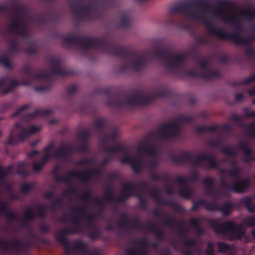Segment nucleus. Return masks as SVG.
<instances>
[{
    "instance_id": "nucleus-1",
    "label": "nucleus",
    "mask_w": 255,
    "mask_h": 255,
    "mask_svg": "<svg viewBox=\"0 0 255 255\" xmlns=\"http://www.w3.org/2000/svg\"><path fill=\"white\" fill-rule=\"evenodd\" d=\"M63 45L66 47H73L85 50L97 49L110 55L116 56L123 60L120 68V73L131 69L136 72L143 70L147 65L145 51H136L121 45L107 37H91L72 34L64 36Z\"/></svg>"
},
{
    "instance_id": "nucleus-2",
    "label": "nucleus",
    "mask_w": 255,
    "mask_h": 255,
    "mask_svg": "<svg viewBox=\"0 0 255 255\" xmlns=\"http://www.w3.org/2000/svg\"><path fill=\"white\" fill-rule=\"evenodd\" d=\"M216 3L219 6L216 7L222 8L231 7L234 2L229 0H217ZM215 7H211L209 0H195L191 1H184L172 6L169 10L171 17L176 13L183 14L188 18L193 20L202 21L204 23L211 34L216 35L220 39L228 40L229 33L219 28H214L210 20L206 17V15L211 13Z\"/></svg>"
},
{
    "instance_id": "nucleus-3",
    "label": "nucleus",
    "mask_w": 255,
    "mask_h": 255,
    "mask_svg": "<svg viewBox=\"0 0 255 255\" xmlns=\"http://www.w3.org/2000/svg\"><path fill=\"white\" fill-rule=\"evenodd\" d=\"M103 93L108 97L107 106L118 109L129 106H146L154 101L157 98L167 97L168 88L162 86L155 91L154 93L143 95L140 92L133 93L130 97L123 98L118 95H113L109 90H105Z\"/></svg>"
},
{
    "instance_id": "nucleus-4",
    "label": "nucleus",
    "mask_w": 255,
    "mask_h": 255,
    "mask_svg": "<svg viewBox=\"0 0 255 255\" xmlns=\"http://www.w3.org/2000/svg\"><path fill=\"white\" fill-rule=\"evenodd\" d=\"M49 63L51 66V72L39 70L35 73H33L29 65L24 66L22 70L27 79L22 83V85L27 86L30 84L34 80H42V84L35 88V91L42 92L51 88L55 75L63 76L71 73L70 71L65 70L61 67L62 62L59 59L51 58Z\"/></svg>"
},
{
    "instance_id": "nucleus-5",
    "label": "nucleus",
    "mask_w": 255,
    "mask_h": 255,
    "mask_svg": "<svg viewBox=\"0 0 255 255\" xmlns=\"http://www.w3.org/2000/svg\"><path fill=\"white\" fill-rule=\"evenodd\" d=\"M209 225L217 234L223 235L229 234L232 238L240 240L245 235L244 226L249 227H255V216L245 218L243 219V222L239 225L231 220L220 223L217 220L215 219H211L209 221Z\"/></svg>"
},
{
    "instance_id": "nucleus-6",
    "label": "nucleus",
    "mask_w": 255,
    "mask_h": 255,
    "mask_svg": "<svg viewBox=\"0 0 255 255\" xmlns=\"http://www.w3.org/2000/svg\"><path fill=\"white\" fill-rule=\"evenodd\" d=\"M151 57L162 61L167 70H173L177 75H181L184 71L187 58L185 54H172L165 47H156Z\"/></svg>"
},
{
    "instance_id": "nucleus-7",
    "label": "nucleus",
    "mask_w": 255,
    "mask_h": 255,
    "mask_svg": "<svg viewBox=\"0 0 255 255\" xmlns=\"http://www.w3.org/2000/svg\"><path fill=\"white\" fill-rule=\"evenodd\" d=\"M171 161L179 164H183L189 161L193 165L203 169H217L219 164L215 156L209 153H203L198 155L194 161H191L192 155L188 151L182 152L179 156L171 155Z\"/></svg>"
},
{
    "instance_id": "nucleus-8",
    "label": "nucleus",
    "mask_w": 255,
    "mask_h": 255,
    "mask_svg": "<svg viewBox=\"0 0 255 255\" xmlns=\"http://www.w3.org/2000/svg\"><path fill=\"white\" fill-rule=\"evenodd\" d=\"M72 223L76 227V228H65L63 230H59L55 234L54 237L58 242L62 244L66 252L69 253L72 251L73 249H74L81 251L84 254H87L88 252L87 244L83 243L80 240H76L73 246H71L69 244V241L68 240L66 235L77 234L79 230L82 229L80 220L78 218H74L72 220Z\"/></svg>"
},
{
    "instance_id": "nucleus-9",
    "label": "nucleus",
    "mask_w": 255,
    "mask_h": 255,
    "mask_svg": "<svg viewBox=\"0 0 255 255\" xmlns=\"http://www.w3.org/2000/svg\"><path fill=\"white\" fill-rule=\"evenodd\" d=\"M11 9L13 12L10 14L11 22L8 27V31L21 38H27L29 34L23 18L26 15L24 8L21 5L13 4L11 6Z\"/></svg>"
},
{
    "instance_id": "nucleus-10",
    "label": "nucleus",
    "mask_w": 255,
    "mask_h": 255,
    "mask_svg": "<svg viewBox=\"0 0 255 255\" xmlns=\"http://www.w3.org/2000/svg\"><path fill=\"white\" fill-rule=\"evenodd\" d=\"M102 174L100 169H94L86 170L83 173L79 170L70 171L64 177H60L58 174L55 175V179L57 181H61L69 184L72 178H76L79 179L81 182L87 183L90 181L91 177L98 178Z\"/></svg>"
},
{
    "instance_id": "nucleus-11",
    "label": "nucleus",
    "mask_w": 255,
    "mask_h": 255,
    "mask_svg": "<svg viewBox=\"0 0 255 255\" xmlns=\"http://www.w3.org/2000/svg\"><path fill=\"white\" fill-rule=\"evenodd\" d=\"M187 54L193 59L196 60L200 68L202 69L203 79L205 80H211L214 78H220L222 74L220 71L217 70H212L208 66V62L207 60L200 61L198 59L199 52L197 48L195 47L190 48L187 51Z\"/></svg>"
},
{
    "instance_id": "nucleus-12",
    "label": "nucleus",
    "mask_w": 255,
    "mask_h": 255,
    "mask_svg": "<svg viewBox=\"0 0 255 255\" xmlns=\"http://www.w3.org/2000/svg\"><path fill=\"white\" fill-rule=\"evenodd\" d=\"M181 123L167 122L160 125L157 129L163 141L170 140L181 135L182 130L180 126Z\"/></svg>"
},
{
    "instance_id": "nucleus-13",
    "label": "nucleus",
    "mask_w": 255,
    "mask_h": 255,
    "mask_svg": "<svg viewBox=\"0 0 255 255\" xmlns=\"http://www.w3.org/2000/svg\"><path fill=\"white\" fill-rule=\"evenodd\" d=\"M159 138L161 140L160 136L157 130L154 132L148 134L146 137L139 143L137 146V151L140 154H146L152 156L157 154V149L156 146L151 144V140Z\"/></svg>"
},
{
    "instance_id": "nucleus-14",
    "label": "nucleus",
    "mask_w": 255,
    "mask_h": 255,
    "mask_svg": "<svg viewBox=\"0 0 255 255\" xmlns=\"http://www.w3.org/2000/svg\"><path fill=\"white\" fill-rule=\"evenodd\" d=\"M80 2L81 0H75L74 2L71 3L72 11L80 20L91 19L95 11L94 6L91 4L82 6Z\"/></svg>"
},
{
    "instance_id": "nucleus-15",
    "label": "nucleus",
    "mask_w": 255,
    "mask_h": 255,
    "mask_svg": "<svg viewBox=\"0 0 255 255\" xmlns=\"http://www.w3.org/2000/svg\"><path fill=\"white\" fill-rule=\"evenodd\" d=\"M220 185L226 191L241 193L249 188L251 180L249 178L238 179L234 183L229 184L226 182L223 177H222Z\"/></svg>"
},
{
    "instance_id": "nucleus-16",
    "label": "nucleus",
    "mask_w": 255,
    "mask_h": 255,
    "mask_svg": "<svg viewBox=\"0 0 255 255\" xmlns=\"http://www.w3.org/2000/svg\"><path fill=\"white\" fill-rule=\"evenodd\" d=\"M214 16L221 17L227 22H230L235 26V29L233 33L235 32L240 33L244 30V27L241 20L235 15L228 16L224 8H214L212 10Z\"/></svg>"
},
{
    "instance_id": "nucleus-17",
    "label": "nucleus",
    "mask_w": 255,
    "mask_h": 255,
    "mask_svg": "<svg viewBox=\"0 0 255 255\" xmlns=\"http://www.w3.org/2000/svg\"><path fill=\"white\" fill-rule=\"evenodd\" d=\"M118 226L124 229L127 233H130L134 229L140 230V224L137 218H131L128 215L123 213L117 223Z\"/></svg>"
},
{
    "instance_id": "nucleus-18",
    "label": "nucleus",
    "mask_w": 255,
    "mask_h": 255,
    "mask_svg": "<svg viewBox=\"0 0 255 255\" xmlns=\"http://www.w3.org/2000/svg\"><path fill=\"white\" fill-rule=\"evenodd\" d=\"M29 108V105H24L20 107L15 112L11 115V118L16 116H23L24 121L29 119L42 116H47L52 114L51 109H37L35 112L24 115V112Z\"/></svg>"
},
{
    "instance_id": "nucleus-19",
    "label": "nucleus",
    "mask_w": 255,
    "mask_h": 255,
    "mask_svg": "<svg viewBox=\"0 0 255 255\" xmlns=\"http://www.w3.org/2000/svg\"><path fill=\"white\" fill-rule=\"evenodd\" d=\"M15 132H17L18 140L22 141L30 136L28 129H25L22 125L19 123L15 124L13 129L9 134L7 140L8 144H15L17 140L15 137Z\"/></svg>"
},
{
    "instance_id": "nucleus-20",
    "label": "nucleus",
    "mask_w": 255,
    "mask_h": 255,
    "mask_svg": "<svg viewBox=\"0 0 255 255\" xmlns=\"http://www.w3.org/2000/svg\"><path fill=\"white\" fill-rule=\"evenodd\" d=\"M137 194L135 184L131 182L123 183L122 185L120 195L117 199V202H124L131 196H135Z\"/></svg>"
},
{
    "instance_id": "nucleus-21",
    "label": "nucleus",
    "mask_w": 255,
    "mask_h": 255,
    "mask_svg": "<svg viewBox=\"0 0 255 255\" xmlns=\"http://www.w3.org/2000/svg\"><path fill=\"white\" fill-rule=\"evenodd\" d=\"M0 248L5 252H9L11 249L17 253H21L25 251L27 246L22 243L19 239H14L12 240V245L3 239H0Z\"/></svg>"
},
{
    "instance_id": "nucleus-22",
    "label": "nucleus",
    "mask_w": 255,
    "mask_h": 255,
    "mask_svg": "<svg viewBox=\"0 0 255 255\" xmlns=\"http://www.w3.org/2000/svg\"><path fill=\"white\" fill-rule=\"evenodd\" d=\"M173 182L180 185H185L181 187L178 191V194L180 197L185 199H189L193 196V189L188 186V180L186 178L177 176L175 178Z\"/></svg>"
},
{
    "instance_id": "nucleus-23",
    "label": "nucleus",
    "mask_w": 255,
    "mask_h": 255,
    "mask_svg": "<svg viewBox=\"0 0 255 255\" xmlns=\"http://www.w3.org/2000/svg\"><path fill=\"white\" fill-rule=\"evenodd\" d=\"M163 224L168 227H176L179 229L178 235L180 237L186 238V235L188 232L187 229L184 227L183 221L178 223L168 215L165 214L164 218L162 220Z\"/></svg>"
},
{
    "instance_id": "nucleus-24",
    "label": "nucleus",
    "mask_w": 255,
    "mask_h": 255,
    "mask_svg": "<svg viewBox=\"0 0 255 255\" xmlns=\"http://www.w3.org/2000/svg\"><path fill=\"white\" fill-rule=\"evenodd\" d=\"M134 244L141 247L140 250L135 248L129 249L126 251V255H149L147 248V240L145 238L135 241Z\"/></svg>"
},
{
    "instance_id": "nucleus-25",
    "label": "nucleus",
    "mask_w": 255,
    "mask_h": 255,
    "mask_svg": "<svg viewBox=\"0 0 255 255\" xmlns=\"http://www.w3.org/2000/svg\"><path fill=\"white\" fill-rule=\"evenodd\" d=\"M74 152V148L69 144L62 143L60 148L53 153V156L66 160Z\"/></svg>"
},
{
    "instance_id": "nucleus-26",
    "label": "nucleus",
    "mask_w": 255,
    "mask_h": 255,
    "mask_svg": "<svg viewBox=\"0 0 255 255\" xmlns=\"http://www.w3.org/2000/svg\"><path fill=\"white\" fill-rule=\"evenodd\" d=\"M78 138L80 140L82 144L78 146L76 150L80 153H86L88 151V140L90 137V132L88 129L80 130L77 135Z\"/></svg>"
},
{
    "instance_id": "nucleus-27",
    "label": "nucleus",
    "mask_w": 255,
    "mask_h": 255,
    "mask_svg": "<svg viewBox=\"0 0 255 255\" xmlns=\"http://www.w3.org/2000/svg\"><path fill=\"white\" fill-rule=\"evenodd\" d=\"M72 211L76 213L80 218H84L86 219L87 226L88 227L94 228V226H96L94 221L95 219L94 215L91 214L87 217V208L85 206H77L72 208Z\"/></svg>"
},
{
    "instance_id": "nucleus-28",
    "label": "nucleus",
    "mask_w": 255,
    "mask_h": 255,
    "mask_svg": "<svg viewBox=\"0 0 255 255\" xmlns=\"http://www.w3.org/2000/svg\"><path fill=\"white\" fill-rule=\"evenodd\" d=\"M228 40H231L237 45L248 46L253 40H255V34L249 37L242 36L237 32L229 34Z\"/></svg>"
},
{
    "instance_id": "nucleus-29",
    "label": "nucleus",
    "mask_w": 255,
    "mask_h": 255,
    "mask_svg": "<svg viewBox=\"0 0 255 255\" xmlns=\"http://www.w3.org/2000/svg\"><path fill=\"white\" fill-rule=\"evenodd\" d=\"M151 197L157 203L162 205H167L175 209L176 210H179L181 209V206L178 205L175 201L167 202L161 197L160 192L158 189H153L150 193Z\"/></svg>"
},
{
    "instance_id": "nucleus-30",
    "label": "nucleus",
    "mask_w": 255,
    "mask_h": 255,
    "mask_svg": "<svg viewBox=\"0 0 255 255\" xmlns=\"http://www.w3.org/2000/svg\"><path fill=\"white\" fill-rule=\"evenodd\" d=\"M8 83H10V85L3 90L4 94H7L13 90L20 85V84L14 79L10 78L8 76H4L0 78V88H2L6 86Z\"/></svg>"
},
{
    "instance_id": "nucleus-31",
    "label": "nucleus",
    "mask_w": 255,
    "mask_h": 255,
    "mask_svg": "<svg viewBox=\"0 0 255 255\" xmlns=\"http://www.w3.org/2000/svg\"><path fill=\"white\" fill-rule=\"evenodd\" d=\"M145 227L149 232L154 235L157 240L163 241L164 240L165 235L164 231L158 228L152 222H149L147 223Z\"/></svg>"
},
{
    "instance_id": "nucleus-32",
    "label": "nucleus",
    "mask_w": 255,
    "mask_h": 255,
    "mask_svg": "<svg viewBox=\"0 0 255 255\" xmlns=\"http://www.w3.org/2000/svg\"><path fill=\"white\" fill-rule=\"evenodd\" d=\"M118 131L113 129L110 134H100L99 135L100 145L107 144L110 141L113 143L116 142L118 137Z\"/></svg>"
},
{
    "instance_id": "nucleus-33",
    "label": "nucleus",
    "mask_w": 255,
    "mask_h": 255,
    "mask_svg": "<svg viewBox=\"0 0 255 255\" xmlns=\"http://www.w3.org/2000/svg\"><path fill=\"white\" fill-rule=\"evenodd\" d=\"M203 183L204 185L207 186L205 190L206 194L210 196H213L215 192L214 187L215 179L211 177H205L203 180Z\"/></svg>"
},
{
    "instance_id": "nucleus-34",
    "label": "nucleus",
    "mask_w": 255,
    "mask_h": 255,
    "mask_svg": "<svg viewBox=\"0 0 255 255\" xmlns=\"http://www.w3.org/2000/svg\"><path fill=\"white\" fill-rule=\"evenodd\" d=\"M27 164L26 162L21 161L17 164V173L22 177H26L30 174V171L27 169Z\"/></svg>"
},
{
    "instance_id": "nucleus-35",
    "label": "nucleus",
    "mask_w": 255,
    "mask_h": 255,
    "mask_svg": "<svg viewBox=\"0 0 255 255\" xmlns=\"http://www.w3.org/2000/svg\"><path fill=\"white\" fill-rule=\"evenodd\" d=\"M240 203L245 205L249 213H255V204L253 202L251 196H246L242 198Z\"/></svg>"
},
{
    "instance_id": "nucleus-36",
    "label": "nucleus",
    "mask_w": 255,
    "mask_h": 255,
    "mask_svg": "<svg viewBox=\"0 0 255 255\" xmlns=\"http://www.w3.org/2000/svg\"><path fill=\"white\" fill-rule=\"evenodd\" d=\"M235 208V205L233 203L230 202L224 203L222 206H219L220 211L224 217L229 216Z\"/></svg>"
},
{
    "instance_id": "nucleus-37",
    "label": "nucleus",
    "mask_w": 255,
    "mask_h": 255,
    "mask_svg": "<svg viewBox=\"0 0 255 255\" xmlns=\"http://www.w3.org/2000/svg\"><path fill=\"white\" fill-rule=\"evenodd\" d=\"M130 166L135 173H139L143 169V160L140 157L134 158Z\"/></svg>"
},
{
    "instance_id": "nucleus-38",
    "label": "nucleus",
    "mask_w": 255,
    "mask_h": 255,
    "mask_svg": "<svg viewBox=\"0 0 255 255\" xmlns=\"http://www.w3.org/2000/svg\"><path fill=\"white\" fill-rule=\"evenodd\" d=\"M244 155L245 156L242 160L245 163L255 161V154H253V150L248 146L244 151Z\"/></svg>"
},
{
    "instance_id": "nucleus-39",
    "label": "nucleus",
    "mask_w": 255,
    "mask_h": 255,
    "mask_svg": "<svg viewBox=\"0 0 255 255\" xmlns=\"http://www.w3.org/2000/svg\"><path fill=\"white\" fill-rule=\"evenodd\" d=\"M117 198L118 197H116L114 195V191L110 187L108 186L105 188L104 199L106 201L109 202H117Z\"/></svg>"
},
{
    "instance_id": "nucleus-40",
    "label": "nucleus",
    "mask_w": 255,
    "mask_h": 255,
    "mask_svg": "<svg viewBox=\"0 0 255 255\" xmlns=\"http://www.w3.org/2000/svg\"><path fill=\"white\" fill-rule=\"evenodd\" d=\"M150 176L151 179L154 181L161 180L167 184L171 182L170 177L167 174L160 175L158 174H155L154 172H152L150 174Z\"/></svg>"
},
{
    "instance_id": "nucleus-41",
    "label": "nucleus",
    "mask_w": 255,
    "mask_h": 255,
    "mask_svg": "<svg viewBox=\"0 0 255 255\" xmlns=\"http://www.w3.org/2000/svg\"><path fill=\"white\" fill-rule=\"evenodd\" d=\"M130 24L129 15L128 12H123L119 21V26L123 28H128Z\"/></svg>"
},
{
    "instance_id": "nucleus-42",
    "label": "nucleus",
    "mask_w": 255,
    "mask_h": 255,
    "mask_svg": "<svg viewBox=\"0 0 255 255\" xmlns=\"http://www.w3.org/2000/svg\"><path fill=\"white\" fill-rule=\"evenodd\" d=\"M239 14L243 17L249 21H252L254 18H255V9L249 11L246 9H242L239 12Z\"/></svg>"
},
{
    "instance_id": "nucleus-43",
    "label": "nucleus",
    "mask_w": 255,
    "mask_h": 255,
    "mask_svg": "<svg viewBox=\"0 0 255 255\" xmlns=\"http://www.w3.org/2000/svg\"><path fill=\"white\" fill-rule=\"evenodd\" d=\"M139 200V207L142 210H146L147 208V200L146 198L142 195L138 193L135 196Z\"/></svg>"
},
{
    "instance_id": "nucleus-44",
    "label": "nucleus",
    "mask_w": 255,
    "mask_h": 255,
    "mask_svg": "<svg viewBox=\"0 0 255 255\" xmlns=\"http://www.w3.org/2000/svg\"><path fill=\"white\" fill-rule=\"evenodd\" d=\"M206 204L204 205L206 209L209 212L218 211L219 210V205L216 201L211 202L205 200Z\"/></svg>"
},
{
    "instance_id": "nucleus-45",
    "label": "nucleus",
    "mask_w": 255,
    "mask_h": 255,
    "mask_svg": "<svg viewBox=\"0 0 255 255\" xmlns=\"http://www.w3.org/2000/svg\"><path fill=\"white\" fill-rule=\"evenodd\" d=\"M185 74L192 78H199L203 79V75L200 71L195 69V68L191 69L185 72Z\"/></svg>"
},
{
    "instance_id": "nucleus-46",
    "label": "nucleus",
    "mask_w": 255,
    "mask_h": 255,
    "mask_svg": "<svg viewBox=\"0 0 255 255\" xmlns=\"http://www.w3.org/2000/svg\"><path fill=\"white\" fill-rule=\"evenodd\" d=\"M221 151L223 153L232 157H235L237 155V152L234 150V148L229 146H223Z\"/></svg>"
},
{
    "instance_id": "nucleus-47",
    "label": "nucleus",
    "mask_w": 255,
    "mask_h": 255,
    "mask_svg": "<svg viewBox=\"0 0 255 255\" xmlns=\"http://www.w3.org/2000/svg\"><path fill=\"white\" fill-rule=\"evenodd\" d=\"M95 128L101 134L103 133L105 126V121L103 119H98L94 123Z\"/></svg>"
},
{
    "instance_id": "nucleus-48",
    "label": "nucleus",
    "mask_w": 255,
    "mask_h": 255,
    "mask_svg": "<svg viewBox=\"0 0 255 255\" xmlns=\"http://www.w3.org/2000/svg\"><path fill=\"white\" fill-rule=\"evenodd\" d=\"M34 187V183L31 182L29 183H23L20 186V191L22 194H26L29 193Z\"/></svg>"
},
{
    "instance_id": "nucleus-49",
    "label": "nucleus",
    "mask_w": 255,
    "mask_h": 255,
    "mask_svg": "<svg viewBox=\"0 0 255 255\" xmlns=\"http://www.w3.org/2000/svg\"><path fill=\"white\" fill-rule=\"evenodd\" d=\"M254 81H255V74L245 79L243 82H234L233 85L234 86H239L242 85H247Z\"/></svg>"
},
{
    "instance_id": "nucleus-50",
    "label": "nucleus",
    "mask_w": 255,
    "mask_h": 255,
    "mask_svg": "<svg viewBox=\"0 0 255 255\" xmlns=\"http://www.w3.org/2000/svg\"><path fill=\"white\" fill-rule=\"evenodd\" d=\"M159 164L158 160L157 158L152 157L151 160L147 164V167L151 171L150 174L154 172V170Z\"/></svg>"
},
{
    "instance_id": "nucleus-51",
    "label": "nucleus",
    "mask_w": 255,
    "mask_h": 255,
    "mask_svg": "<svg viewBox=\"0 0 255 255\" xmlns=\"http://www.w3.org/2000/svg\"><path fill=\"white\" fill-rule=\"evenodd\" d=\"M218 251L220 253L224 254L230 249V246L223 242H219L217 244Z\"/></svg>"
},
{
    "instance_id": "nucleus-52",
    "label": "nucleus",
    "mask_w": 255,
    "mask_h": 255,
    "mask_svg": "<svg viewBox=\"0 0 255 255\" xmlns=\"http://www.w3.org/2000/svg\"><path fill=\"white\" fill-rule=\"evenodd\" d=\"M177 123L181 124L191 123L193 121V118L190 116H179L175 118Z\"/></svg>"
},
{
    "instance_id": "nucleus-53",
    "label": "nucleus",
    "mask_w": 255,
    "mask_h": 255,
    "mask_svg": "<svg viewBox=\"0 0 255 255\" xmlns=\"http://www.w3.org/2000/svg\"><path fill=\"white\" fill-rule=\"evenodd\" d=\"M36 214L33 209L28 208L25 211L24 218L26 220L32 221L35 219Z\"/></svg>"
},
{
    "instance_id": "nucleus-54",
    "label": "nucleus",
    "mask_w": 255,
    "mask_h": 255,
    "mask_svg": "<svg viewBox=\"0 0 255 255\" xmlns=\"http://www.w3.org/2000/svg\"><path fill=\"white\" fill-rule=\"evenodd\" d=\"M63 205V200L61 198L59 197L53 201L50 205L48 206V208L51 210H55L56 207H60Z\"/></svg>"
},
{
    "instance_id": "nucleus-55",
    "label": "nucleus",
    "mask_w": 255,
    "mask_h": 255,
    "mask_svg": "<svg viewBox=\"0 0 255 255\" xmlns=\"http://www.w3.org/2000/svg\"><path fill=\"white\" fill-rule=\"evenodd\" d=\"M88 236L90 239L92 240H94L100 238V232L96 226H94L93 231L89 234Z\"/></svg>"
},
{
    "instance_id": "nucleus-56",
    "label": "nucleus",
    "mask_w": 255,
    "mask_h": 255,
    "mask_svg": "<svg viewBox=\"0 0 255 255\" xmlns=\"http://www.w3.org/2000/svg\"><path fill=\"white\" fill-rule=\"evenodd\" d=\"M228 173L230 177L236 178L239 176L241 173V170L239 167H235V168H233L232 169L228 170Z\"/></svg>"
},
{
    "instance_id": "nucleus-57",
    "label": "nucleus",
    "mask_w": 255,
    "mask_h": 255,
    "mask_svg": "<svg viewBox=\"0 0 255 255\" xmlns=\"http://www.w3.org/2000/svg\"><path fill=\"white\" fill-rule=\"evenodd\" d=\"M205 204V199H200L193 203L191 209L193 211L197 210L200 206H204Z\"/></svg>"
},
{
    "instance_id": "nucleus-58",
    "label": "nucleus",
    "mask_w": 255,
    "mask_h": 255,
    "mask_svg": "<svg viewBox=\"0 0 255 255\" xmlns=\"http://www.w3.org/2000/svg\"><path fill=\"white\" fill-rule=\"evenodd\" d=\"M37 215L41 218H43L46 216V207L43 204H38L37 205Z\"/></svg>"
},
{
    "instance_id": "nucleus-59",
    "label": "nucleus",
    "mask_w": 255,
    "mask_h": 255,
    "mask_svg": "<svg viewBox=\"0 0 255 255\" xmlns=\"http://www.w3.org/2000/svg\"><path fill=\"white\" fill-rule=\"evenodd\" d=\"M248 135L251 138H255V123L253 122L247 126Z\"/></svg>"
},
{
    "instance_id": "nucleus-60",
    "label": "nucleus",
    "mask_w": 255,
    "mask_h": 255,
    "mask_svg": "<svg viewBox=\"0 0 255 255\" xmlns=\"http://www.w3.org/2000/svg\"><path fill=\"white\" fill-rule=\"evenodd\" d=\"M206 255H215V248L214 243L209 242L207 244V248L205 251Z\"/></svg>"
},
{
    "instance_id": "nucleus-61",
    "label": "nucleus",
    "mask_w": 255,
    "mask_h": 255,
    "mask_svg": "<svg viewBox=\"0 0 255 255\" xmlns=\"http://www.w3.org/2000/svg\"><path fill=\"white\" fill-rule=\"evenodd\" d=\"M26 52L30 55H34L36 53L37 47L35 44L31 43L26 48Z\"/></svg>"
},
{
    "instance_id": "nucleus-62",
    "label": "nucleus",
    "mask_w": 255,
    "mask_h": 255,
    "mask_svg": "<svg viewBox=\"0 0 255 255\" xmlns=\"http://www.w3.org/2000/svg\"><path fill=\"white\" fill-rule=\"evenodd\" d=\"M95 162L94 158H87L80 160L76 162L77 165H89L93 164Z\"/></svg>"
},
{
    "instance_id": "nucleus-63",
    "label": "nucleus",
    "mask_w": 255,
    "mask_h": 255,
    "mask_svg": "<svg viewBox=\"0 0 255 255\" xmlns=\"http://www.w3.org/2000/svg\"><path fill=\"white\" fill-rule=\"evenodd\" d=\"M0 64L7 68H10L11 67L10 62L7 57L5 55L0 56Z\"/></svg>"
},
{
    "instance_id": "nucleus-64",
    "label": "nucleus",
    "mask_w": 255,
    "mask_h": 255,
    "mask_svg": "<svg viewBox=\"0 0 255 255\" xmlns=\"http://www.w3.org/2000/svg\"><path fill=\"white\" fill-rule=\"evenodd\" d=\"M195 40L196 43L201 45L208 44L209 42L208 39L204 36H199L195 37Z\"/></svg>"
}]
</instances>
